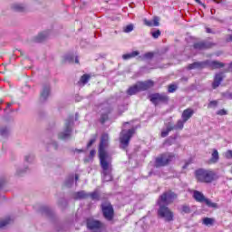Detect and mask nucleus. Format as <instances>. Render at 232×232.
I'll return each mask as SVG.
<instances>
[{
    "label": "nucleus",
    "mask_w": 232,
    "mask_h": 232,
    "mask_svg": "<svg viewBox=\"0 0 232 232\" xmlns=\"http://www.w3.org/2000/svg\"><path fill=\"white\" fill-rule=\"evenodd\" d=\"M108 134H102L98 149V155L100 159V166L102 168L103 182H111V180H113V175L111 174V172L113 171L111 158H110L108 152H106V148H108Z\"/></svg>",
    "instance_id": "1"
},
{
    "label": "nucleus",
    "mask_w": 232,
    "mask_h": 232,
    "mask_svg": "<svg viewBox=\"0 0 232 232\" xmlns=\"http://www.w3.org/2000/svg\"><path fill=\"white\" fill-rule=\"evenodd\" d=\"M177 197V193L169 190L161 194L157 201V205L159 206L158 217L164 218L166 222H172L175 217L173 211H171L168 206L173 204Z\"/></svg>",
    "instance_id": "2"
},
{
    "label": "nucleus",
    "mask_w": 232,
    "mask_h": 232,
    "mask_svg": "<svg viewBox=\"0 0 232 232\" xmlns=\"http://www.w3.org/2000/svg\"><path fill=\"white\" fill-rule=\"evenodd\" d=\"M196 179L198 182H204L205 184H211L215 180L217 174L211 170H206L204 169H198L195 171Z\"/></svg>",
    "instance_id": "3"
},
{
    "label": "nucleus",
    "mask_w": 232,
    "mask_h": 232,
    "mask_svg": "<svg viewBox=\"0 0 232 232\" xmlns=\"http://www.w3.org/2000/svg\"><path fill=\"white\" fill-rule=\"evenodd\" d=\"M73 116H69L65 121L63 131L58 133V139L61 140H68L72 137L73 131Z\"/></svg>",
    "instance_id": "4"
},
{
    "label": "nucleus",
    "mask_w": 232,
    "mask_h": 232,
    "mask_svg": "<svg viewBox=\"0 0 232 232\" xmlns=\"http://www.w3.org/2000/svg\"><path fill=\"white\" fill-rule=\"evenodd\" d=\"M175 160V154L170 152H166L161 154L160 157L156 158L154 168H163L164 166H168L170 162Z\"/></svg>",
    "instance_id": "5"
},
{
    "label": "nucleus",
    "mask_w": 232,
    "mask_h": 232,
    "mask_svg": "<svg viewBox=\"0 0 232 232\" xmlns=\"http://www.w3.org/2000/svg\"><path fill=\"white\" fill-rule=\"evenodd\" d=\"M135 135V129H129L128 130H122L120 136L121 148L126 150L130 146V140L131 137Z\"/></svg>",
    "instance_id": "6"
},
{
    "label": "nucleus",
    "mask_w": 232,
    "mask_h": 232,
    "mask_svg": "<svg viewBox=\"0 0 232 232\" xmlns=\"http://www.w3.org/2000/svg\"><path fill=\"white\" fill-rule=\"evenodd\" d=\"M193 198L196 202L206 203L208 208H218L217 203H213L211 199L206 198V196L198 190H194Z\"/></svg>",
    "instance_id": "7"
},
{
    "label": "nucleus",
    "mask_w": 232,
    "mask_h": 232,
    "mask_svg": "<svg viewBox=\"0 0 232 232\" xmlns=\"http://www.w3.org/2000/svg\"><path fill=\"white\" fill-rule=\"evenodd\" d=\"M150 101L152 104H155V106L160 104V102H161V104H168V102H169V96H168L166 92L153 93L150 95Z\"/></svg>",
    "instance_id": "8"
},
{
    "label": "nucleus",
    "mask_w": 232,
    "mask_h": 232,
    "mask_svg": "<svg viewBox=\"0 0 232 232\" xmlns=\"http://www.w3.org/2000/svg\"><path fill=\"white\" fill-rule=\"evenodd\" d=\"M140 90L139 89L138 83L134 84L133 86L129 87L126 92H121L118 96V101H128L130 97L132 95H137Z\"/></svg>",
    "instance_id": "9"
},
{
    "label": "nucleus",
    "mask_w": 232,
    "mask_h": 232,
    "mask_svg": "<svg viewBox=\"0 0 232 232\" xmlns=\"http://www.w3.org/2000/svg\"><path fill=\"white\" fill-rule=\"evenodd\" d=\"M213 46H217V44L208 40L195 42L193 44V49L197 50L198 52H202V50H209V48H213Z\"/></svg>",
    "instance_id": "10"
},
{
    "label": "nucleus",
    "mask_w": 232,
    "mask_h": 232,
    "mask_svg": "<svg viewBox=\"0 0 232 232\" xmlns=\"http://www.w3.org/2000/svg\"><path fill=\"white\" fill-rule=\"evenodd\" d=\"M102 211L104 218L109 222L113 220V217L115 215V211L113 210V206L110 205H102Z\"/></svg>",
    "instance_id": "11"
},
{
    "label": "nucleus",
    "mask_w": 232,
    "mask_h": 232,
    "mask_svg": "<svg viewBox=\"0 0 232 232\" xmlns=\"http://www.w3.org/2000/svg\"><path fill=\"white\" fill-rule=\"evenodd\" d=\"M51 93L52 87L50 86V83H44L40 92V102H44L45 101H48V97H50Z\"/></svg>",
    "instance_id": "12"
},
{
    "label": "nucleus",
    "mask_w": 232,
    "mask_h": 232,
    "mask_svg": "<svg viewBox=\"0 0 232 232\" xmlns=\"http://www.w3.org/2000/svg\"><path fill=\"white\" fill-rule=\"evenodd\" d=\"M226 63L222 62H218L216 60H206L205 61V68H211L212 70H220V68H224Z\"/></svg>",
    "instance_id": "13"
},
{
    "label": "nucleus",
    "mask_w": 232,
    "mask_h": 232,
    "mask_svg": "<svg viewBox=\"0 0 232 232\" xmlns=\"http://www.w3.org/2000/svg\"><path fill=\"white\" fill-rule=\"evenodd\" d=\"M87 227L90 231H99L102 227V222L95 219L87 220Z\"/></svg>",
    "instance_id": "14"
},
{
    "label": "nucleus",
    "mask_w": 232,
    "mask_h": 232,
    "mask_svg": "<svg viewBox=\"0 0 232 232\" xmlns=\"http://www.w3.org/2000/svg\"><path fill=\"white\" fill-rule=\"evenodd\" d=\"M50 35H52V30L44 31L34 37L33 41L34 43H44Z\"/></svg>",
    "instance_id": "15"
},
{
    "label": "nucleus",
    "mask_w": 232,
    "mask_h": 232,
    "mask_svg": "<svg viewBox=\"0 0 232 232\" xmlns=\"http://www.w3.org/2000/svg\"><path fill=\"white\" fill-rule=\"evenodd\" d=\"M137 84L140 92H146V90H150V88H153V86H155V82L151 80L139 82Z\"/></svg>",
    "instance_id": "16"
},
{
    "label": "nucleus",
    "mask_w": 232,
    "mask_h": 232,
    "mask_svg": "<svg viewBox=\"0 0 232 232\" xmlns=\"http://www.w3.org/2000/svg\"><path fill=\"white\" fill-rule=\"evenodd\" d=\"M111 113V108H110V106L107 105L106 107H104V109H102V111L100 116L101 124H104L106 121L110 119Z\"/></svg>",
    "instance_id": "17"
},
{
    "label": "nucleus",
    "mask_w": 232,
    "mask_h": 232,
    "mask_svg": "<svg viewBox=\"0 0 232 232\" xmlns=\"http://www.w3.org/2000/svg\"><path fill=\"white\" fill-rule=\"evenodd\" d=\"M206 68V61L194 62L188 65L187 70H204Z\"/></svg>",
    "instance_id": "18"
},
{
    "label": "nucleus",
    "mask_w": 232,
    "mask_h": 232,
    "mask_svg": "<svg viewBox=\"0 0 232 232\" xmlns=\"http://www.w3.org/2000/svg\"><path fill=\"white\" fill-rule=\"evenodd\" d=\"M195 115V111L191 108L185 109L181 114V119L184 121V122H187Z\"/></svg>",
    "instance_id": "19"
},
{
    "label": "nucleus",
    "mask_w": 232,
    "mask_h": 232,
    "mask_svg": "<svg viewBox=\"0 0 232 232\" xmlns=\"http://www.w3.org/2000/svg\"><path fill=\"white\" fill-rule=\"evenodd\" d=\"M222 81H224V77L222 76V72H218L214 76V81L212 82L213 90H217L220 84H222Z\"/></svg>",
    "instance_id": "20"
},
{
    "label": "nucleus",
    "mask_w": 232,
    "mask_h": 232,
    "mask_svg": "<svg viewBox=\"0 0 232 232\" xmlns=\"http://www.w3.org/2000/svg\"><path fill=\"white\" fill-rule=\"evenodd\" d=\"M40 213H42L45 217H48V218H53L54 217L53 210L46 206H42L40 208Z\"/></svg>",
    "instance_id": "21"
},
{
    "label": "nucleus",
    "mask_w": 232,
    "mask_h": 232,
    "mask_svg": "<svg viewBox=\"0 0 232 232\" xmlns=\"http://www.w3.org/2000/svg\"><path fill=\"white\" fill-rule=\"evenodd\" d=\"M88 197H90V194L86 193L84 190H81L73 194L74 200H82L83 198H88Z\"/></svg>",
    "instance_id": "22"
},
{
    "label": "nucleus",
    "mask_w": 232,
    "mask_h": 232,
    "mask_svg": "<svg viewBox=\"0 0 232 232\" xmlns=\"http://www.w3.org/2000/svg\"><path fill=\"white\" fill-rule=\"evenodd\" d=\"M220 160V156L218 155V150L217 149H213L211 158L209 160L210 164H217Z\"/></svg>",
    "instance_id": "23"
},
{
    "label": "nucleus",
    "mask_w": 232,
    "mask_h": 232,
    "mask_svg": "<svg viewBox=\"0 0 232 232\" xmlns=\"http://www.w3.org/2000/svg\"><path fill=\"white\" fill-rule=\"evenodd\" d=\"M140 52L139 51H133L130 53H126L122 55V59L124 61H128L129 59H133V57H137V55H140Z\"/></svg>",
    "instance_id": "24"
},
{
    "label": "nucleus",
    "mask_w": 232,
    "mask_h": 232,
    "mask_svg": "<svg viewBox=\"0 0 232 232\" xmlns=\"http://www.w3.org/2000/svg\"><path fill=\"white\" fill-rule=\"evenodd\" d=\"M73 182H75V177L71 175L66 179L64 185L66 188H72V186H73Z\"/></svg>",
    "instance_id": "25"
},
{
    "label": "nucleus",
    "mask_w": 232,
    "mask_h": 232,
    "mask_svg": "<svg viewBox=\"0 0 232 232\" xmlns=\"http://www.w3.org/2000/svg\"><path fill=\"white\" fill-rule=\"evenodd\" d=\"M151 175H155L156 177H162V171L159 168L152 169L149 172V177H151Z\"/></svg>",
    "instance_id": "26"
},
{
    "label": "nucleus",
    "mask_w": 232,
    "mask_h": 232,
    "mask_svg": "<svg viewBox=\"0 0 232 232\" xmlns=\"http://www.w3.org/2000/svg\"><path fill=\"white\" fill-rule=\"evenodd\" d=\"M186 123V121H184L182 119L179 120L177 121V124H175L174 126H171V128H173V130H184V124Z\"/></svg>",
    "instance_id": "27"
},
{
    "label": "nucleus",
    "mask_w": 232,
    "mask_h": 232,
    "mask_svg": "<svg viewBox=\"0 0 232 232\" xmlns=\"http://www.w3.org/2000/svg\"><path fill=\"white\" fill-rule=\"evenodd\" d=\"M175 140H177V136H170L164 141V146H172L175 144Z\"/></svg>",
    "instance_id": "28"
},
{
    "label": "nucleus",
    "mask_w": 232,
    "mask_h": 232,
    "mask_svg": "<svg viewBox=\"0 0 232 232\" xmlns=\"http://www.w3.org/2000/svg\"><path fill=\"white\" fill-rule=\"evenodd\" d=\"M12 8L14 10V12H24V10H26V7L22 4H14L13 5Z\"/></svg>",
    "instance_id": "29"
},
{
    "label": "nucleus",
    "mask_w": 232,
    "mask_h": 232,
    "mask_svg": "<svg viewBox=\"0 0 232 232\" xmlns=\"http://www.w3.org/2000/svg\"><path fill=\"white\" fill-rule=\"evenodd\" d=\"M169 131H173L171 125H168L166 130H161L160 137H162V139L168 137V135H169Z\"/></svg>",
    "instance_id": "30"
},
{
    "label": "nucleus",
    "mask_w": 232,
    "mask_h": 232,
    "mask_svg": "<svg viewBox=\"0 0 232 232\" xmlns=\"http://www.w3.org/2000/svg\"><path fill=\"white\" fill-rule=\"evenodd\" d=\"M13 221L14 220L10 217H8L5 219L0 221V229H3V227L8 226V224H12Z\"/></svg>",
    "instance_id": "31"
},
{
    "label": "nucleus",
    "mask_w": 232,
    "mask_h": 232,
    "mask_svg": "<svg viewBox=\"0 0 232 232\" xmlns=\"http://www.w3.org/2000/svg\"><path fill=\"white\" fill-rule=\"evenodd\" d=\"M176 90H179V85L177 83H170L168 86V93H175Z\"/></svg>",
    "instance_id": "32"
},
{
    "label": "nucleus",
    "mask_w": 232,
    "mask_h": 232,
    "mask_svg": "<svg viewBox=\"0 0 232 232\" xmlns=\"http://www.w3.org/2000/svg\"><path fill=\"white\" fill-rule=\"evenodd\" d=\"M128 111V103H122L118 105V112L120 113V115H121V113H124V111Z\"/></svg>",
    "instance_id": "33"
},
{
    "label": "nucleus",
    "mask_w": 232,
    "mask_h": 232,
    "mask_svg": "<svg viewBox=\"0 0 232 232\" xmlns=\"http://www.w3.org/2000/svg\"><path fill=\"white\" fill-rule=\"evenodd\" d=\"M88 195L92 198V200H101V195H99V192L97 191L88 193Z\"/></svg>",
    "instance_id": "34"
},
{
    "label": "nucleus",
    "mask_w": 232,
    "mask_h": 232,
    "mask_svg": "<svg viewBox=\"0 0 232 232\" xmlns=\"http://www.w3.org/2000/svg\"><path fill=\"white\" fill-rule=\"evenodd\" d=\"M154 53H151V52H149V53H146L145 54H143L141 56V59L144 61V60H147V61H151V59L154 57Z\"/></svg>",
    "instance_id": "35"
},
{
    "label": "nucleus",
    "mask_w": 232,
    "mask_h": 232,
    "mask_svg": "<svg viewBox=\"0 0 232 232\" xmlns=\"http://www.w3.org/2000/svg\"><path fill=\"white\" fill-rule=\"evenodd\" d=\"M181 213H185L186 215H189L191 213V208L188 205L181 206Z\"/></svg>",
    "instance_id": "36"
},
{
    "label": "nucleus",
    "mask_w": 232,
    "mask_h": 232,
    "mask_svg": "<svg viewBox=\"0 0 232 232\" xmlns=\"http://www.w3.org/2000/svg\"><path fill=\"white\" fill-rule=\"evenodd\" d=\"M215 222V220L211 218H203V224L205 226H213V223Z\"/></svg>",
    "instance_id": "37"
},
{
    "label": "nucleus",
    "mask_w": 232,
    "mask_h": 232,
    "mask_svg": "<svg viewBox=\"0 0 232 232\" xmlns=\"http://www.w3.org/2000/svg\"><path fill=\"white\" fill-rule=\"evenodd\" d=\"M63 61L64 63H73V54H71V53L65 54L63 56Z\"/></svg>",
    "instance_id": "38"
},
{
    "label": "nucleus",
    "mask_w": 232,
    "mask_h": 232,
    "mask_svg": "<svg viewBox=\"0 0 232 232\" xmlns=\"http://www.w3.org/2000/svg\"><path fill=\"white\" fill-rule=\"evenodd\" d=\"M90 81V76L89 74H83L81 79H80V82H82V84H87V82Z\"/></svg>",
    "instance_id": "39"
},
{
    "label": "nucleus",
    "mask_w": 232,
    "mask_h": 232,
    "mask_svg": "<svg viewBox=\"0 0 232 232\" xmlns=\"http://www.w3.org/2000/svg\"><path fill=\"white\" fill-rule=\"evenodd\" d=\"M133 28H134L133 24H130L124 27L123 32L125 34H130V32H133Z\"/></svg>",
    "instance_id": "40"
},
{
    "label": "nucleus",
    "mask_w": 232,
    "mask_h": 232,
    "mask_svg": "<svg viewBox=\"0 0 232 232\" xmlns=\"http://www.w3.org/2000/svg\"><path fill=\"white\" fill-rule=\"evenodd\" d=\"M222 97H224V99H228L229 101H232V92H225L222 93Z\"/></svg>",
    "instance_id": "41"
},
{
    "label": "nucleus",
    "mask_w": 232,
    "mask_h": 232,
    "mask_svg": "<svg viewBox=\"0 0 232 232\" xmlns=\"http://www.w3.org/2000/svg\"><path fill=\"white\" fill-rule=\"evenodd\" d=\"M59 206L62 208H66V206H68V201L65 198H62L59 201Z\"/></svg>",
    "instance_id": "42"
},
{
    "label": "nucleus",
    "mask_w": 232,
    "mask_h": 232,
    "mask_svg": "<svg viewBox=\"0 0 232 232\" xmlns=\"http://www.w3.org/2000/svg\"><path fill=\"white\" fill-rule=\"evenodd\" d=\"M151 35L154 39H159V37H160V30H156L152 32Z\"/></svg>",
    "instance_id": "43"
},
{
    "label": "nucleus",
    "mask_w": 232,
    "mask_h": 232,
    "mask_svg": "<svg viewBox=\"0 0 232 232\" xmlns=\"http://www.w3.org/2000/svg\"><path fill=\"white\" fill-rule=\"evenodd\" d=\"M217 106H218V102L217 101H211L208 105V108H217Z\"/></svg>",
    "instance_id": "44"
},
{
    "label": "nucleus",
    "mask_w": 232,
    "mask_h": 232,
    "mask_svg": "<svg viewBox=\"0 0 232 232\" xmlns=\"http://www.w3.org/2000/svg\"><path fill=\"white\" fill-rule=\"evenodd\" d=\"M95 140H97V138H96V137L91 139V140H89V142L87 143V148H92V146H93Z\"/></svg>",
    "instance_id": "45"
},
{
    "label": "nucleus",
    "mask_w": 232,
    "mask_h": 232,
    "mask_svg": "<svg viewBox=\"0 0 232 232\" xmlns=\"http://www.w3.org/2000/svg\"><path fill=\"white\" fill-rule=\"evenodd\" d=\"M160 18L158 16H155L152 20V26H159L160 23Z\"/></svg>",
    "instance_id": "46"
},
{
    "label": "nucleus",
    "mask_w": 232,
    "mask_h": 232,
    "mask_svg": "<svg viewBox=\"0 0 232 232\" xmlns=\"http://www.w3.org/2000/svg\"><path fill=\"white\" fill-rule=\"evenodd\" d=\"M225 157L228 160H231L232 159V150H228L225 152Z\"/></svg>",
    "instance_id": "47"
},
{
    "label": "nucleus",
    "mask_w": 232,
    "mask_h": 232,
    "mask_svg": "<svg viewBox=\"0 0 232 232\" xmlns=\"http://www.w3.org/2000/svg\"><path fill=\"white\" fill-rule=\"evenodd\" d=\"M50 146L51 148H53V150L59 149V144L57 143V141H51Z\"/></svg>",
    "instance_id": "48"
},
{
    "label": "nucleus",
    "mask_w": 232,
    "mask_h": 232,
    "mask_svg": "<svg viewBox=\"0 0 232 232\" xmlns=\"http://www.w3.org/2000/svg\"><path fill=\"white\" fill-rule=\"evenodd\" d=\"M217 115H227V111H226L225 109H221L217 111Z\"/></svg>",
    "instance_id": "49"
},
{
    "label": "nucleus",
    "mask_w": 232,
    "mask_h": 232,
    "mask_svg": "<svg viewBox=\"0 0 232 232\" xmlns=\"http://www.w3.org/2000/svg\"><path fill=\"white\" fill-rule=\"evenodd\" d=\"M144 24H146V26H153V21H150L148 19L144 20Z\"/></svg>",
    "instance_id": "50"
},
{
    "label": "nucleus",
    "mask_w": 232,
    "mask_h": 232,
    "mask_svg": "<svg viewBox=\"0 0 232 232\" xmlns=\"http://www.w3.org/2000/svg\"><path fill=\"white\" fill-rule=\"evenodd\" d=\"M8 130L6 128L1 129L0 133L1 135H6Z\"/></svg>",
    "instance_id": "51"
},
{
    "label": "nucleus",
    "mask_w": 232,
    "mask_h": 232,
    "mask_svg": "<svg viewBox=\"0 0 232 232\" xmlns=\"http://www.w3.org/2000/svg\"><path fill=\"white\" fill-rule=\"evenodd\" d=\"M213 3H216L217 5H224V0H212Z\"/></svg>",
    "instance_id": "52"
},
{
    "label": "nucleus",
    "mask_w": 232,
    "mask_h": 232,
    "mask_svg": "<svg viewBox=\"0 0 232 232\" xmlns=\"http://www.w3.org/2000/svg\"><path fill=\"white\" fill-rule=\"evenodd\" d=\"M196 3H198V5H200V6H203V8H206V5H204V3H202V1L200 0H195Z\"/></svg>",
    "instance_id": "53"
},
{
    "label": "nucleus",
    "mask_w": 232,
    "mask_h": 232,
    "mask_svg": "<svg viewBox=\"0 0 232 232\" xmlns=\"http://www.w3.org/2000/svg\"><path fill=\"white\" fill-rule=\"evenodd\" d=\"M226 72H232V62L228 64V67L226 69Z\"/></svg>",
    "instance_id": "54"
},
{
    "label": "nucleus",
    "mask_w": 232,
    "mask_h": 232,
    "mask_svg": "<svg viewBox=\"0 0 232 232\" xmlns=\"http://www.w3.org/2000/svg\"><path fill=\"white\" fill-rule=\"evenodd\" d=\"M206 32H207V34H215V32H213V30L209 27L206 28Z\"/></svg>",
    "instance_id": "55"
},
{
    "label": "nucleus",
    "mask_w": 232,
    "mask_h": 232,
    "mask_svg": "<svg viewBox=\"0 0 232 232\" xmlns=\"http://www.w3.org/2000/svg\"><path fill=\"white\" fill-rule=\"evenodd\" d=\"M72 151H76L78 153H84V150H81V149H75V150H72Z\"/></svg>",
    "instance_id": "56"
},
{
    "label": "nucleus",
    "mask_w": 232,
    "mask_h": 232,
    "mask_svg": "<svg viewBox=\"0 0 232 232\" xmlns=\"http://www.w3.org/2000/svg\"><path fill=\"white\" fill-rule=\"evenodd\" d=\"M95 153H96L95 150H92L90 151V157H95Z\"/></svg>",
    "instance_id": "57"
},
{
    "label": "nucleus",
    "mask_w": 232,
    "mask_h": 232,
    "mask_svg": "<svg viewBox=\"0 0 232 232\" xmlns=\"http://www.w3.org/2000/svg\"><path fill=\"white\" fill-rule=\"evenodd\" d=\"M82 99L81 96H75L76 102H81Z\"/></svg>",
    "instance_id": "58"
},
{
    "label": "nucleus",
    "mask_w": 232,
    "mask_h": 232,
    "mask_svg": "<svg viewBox=\"0 0 232 232\" xmlns=\"http://www.w3.org/2000/svg\"><path fill=\"white\" fill-rule=\"evenodd\" d=\"M188 166H189V162L185 163V165L183 166V169H186V168H188Z\"/></svg>",
    "instance_id": "59"
},
{
    "label": "nucleus",
    "mask_w": 232,
    "mask_h": 232,
    "mask_svg": "<svg viewBox=\"0 0 232 232\" xmlns=\"http://www.w3.org/2000/svg\"><path fill=\"white\" fill-rule=\"evenodd\" d=\"M74 63H75L76 64H79V57H78V56L75 57Z\"/></svg>",
    "instance_id": "60"
},
{
    "label": "nucleus",
    "mask_w": 232,
    "mask_h": 232,
    "mask_svg": "<svg viewBox=\"0 0 232 232\" xmlns=\"http://www.w3.org/2000/svg\"><path fill=\"white\" fill-rule=\"evenodd\" d=\"M78 119H79V113L76 112V113H75V121H77Z\"/></svg>",
    "instance_id": "61"
},
{
    "label": "nucleus",
    "mask_w": 232,
    "mask_h": 232,
    "mask_svg": "<svg viewBox=\"0 0 232 232\" xmlns=\"http://www.w3.org/2000/svg\"><path fill=\"white\" fill-rule=\"evenodd\" d=\"M215 12H216L215 9H211V10H210V13H211L212 15H214Z\"/></svg>",
    "instance_id": "62"
},
{
    "label": "nucleus",
    "mask_w": 232,
    "mask_h": 232,
    "mask_svg": "<svg viewBox=\"0 0 232 232\" xmlns=\"http://www.w3.org/2000/svg\"><path fill=\"white\" fill-rule=\"evenodd\" d=\"M79 180V175L75 174V181Z\"/></svg>",
    "instance_id": "63"
},
{
    "label": "nucleus",
    "mask_w": 232,
    "mask_h": 232,
    "mask_svg": "<svg viewBox=\"0 0 232 232\" xmlns=\"http://www.w3.org/2000/svg\"><path fill=\"white\" fill-rule=\"evenodd\" d=\"M4 184H5V181H0V188H3Z\"/></svg>",
    "instance_id": "64"
}]
</instances>
